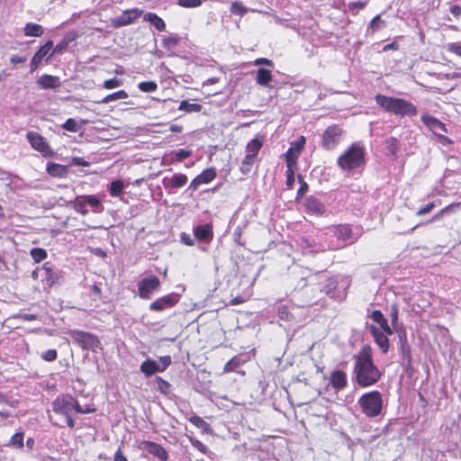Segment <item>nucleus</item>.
Masks as SVG:
<instances>
[{
	"label": "nucleus",
	"instance_id": "14",
	"mask_svg": "<svg viewBox=\"0 0 461 461\" xmlns=\"http://www.w3.org/2000/svg\"><path fill=\"white\" fill-rule=\"evenodd\" d=\"M142 11L138 8H132L123 11L120 15L112 20L114 27H122L131 24L135 20L140 17Z\"/></svg>",
	"mask_w": 461,
	"mask_h": 461
},
{
	"label": "nucleus",
	"instance_id": "23",
	"mask_svg": "<svg viewBox=\"0 0 461 461\" xmlns=\"http://www.w3.org/2000/svg\"><path fill=\"white\" fill-rule=\"evenodd\" d=\"M47 173L53 177H65L68 175V167L54 162H48L46 165Z\"/></svg>",
	"mask_w": 461,
	"mask_h": 461
},
{
	"label": "nucleus",
	"instance_id": "11",
	"mask_svg": "<svg viewBox=\"0 0 461 461\" xmlns=\"http://www.w3.org/2000/svg\"><path fill=\"white\" fill-rule=\"evenodd\" d=\"M32 277L41 279L43 282L44 289L52 286L58 281V276L53 273L49 263L44 264L42 267H37L32 270Z\"/></svg>",
	"mask_w": 461,
	"mask_h": 461
},
{
	"label": "nucleus",
	"instance_id": "40",
	"mask_svg": "<svg viewBox=\"0 0 461 461\" xmlns=\"http://www.w3.org/2000/svg\"><path fill=\"white\" fill-rule=\"evenodd\" d=\"M385 26V22L381 19L380 14L375 15L370 22L368 28L372 32H377L382 30Z\"/></svg>",
	"mask_w": 461,
	"mask_h": 461
},
{
	"label": "nucleus",
	"instance_id": "35",
	"mask_svg": "<svg viewBox=\"0 0 461 461\" xmlns=\"http://www.w3.org/2000/svg\"><path fill=\"white\" fill-rule=\"evenodd\" d=\"M73 208L76 212L81 213L82 215H86L88 213V211L86 210V203H85V200L83 199V195L77 196L76 199L72 202Z\"/></svg>",
	"mask_w": 461,
	"mask_h": 461
},
{
	"label": "nucleus",
	"instance_id": "31",
	"mask_svg": "<svg viewBox=\"0 0 461 461\" xmlns=\"http://www.w3.org/2000/svg\"><path fill=\"white\" fill-rule=\"evenodd\" d=\"M178 110L185 113H198L202 110V105L196 103H189L187 100H184L180 103Z\"/></svg>",
	"mask_w": 461,
	"mask_h": 461
},
{
	"label": "nucleus",
	"instance_id": "60",
	"mask_svg": "<svg viewBox=\"0 0 461 461\" xmlns=\"http://www.w3.org/2000/svg\"><path fill=\"white\" fill-rule=\"evenodd\" d=\"M305 144V140L303 137H301L300 140L297 141L292 142L291 147L294 149V150L297 151L298 153H301L302 149H303Z\"/></svg>",
	"mask_w": 461,
	"mask_h": 461
},
{
	"label": "nucleus",
	"instance_id": "54",
	"mask_svg": "<svg viewBox=\"0 0 461 461\" xmlns=\"http://www.w3.org/2000/svg\"><path fill=\"white\" fill-rule=\"evenodd\" d=\"M191 155H192L191 150H187V149H180L176 150L175 153L176 160L178 162H182L184 159L189 158Z\"/></svg>",
	"mask_w": 461,
	"mask_h": 461
},
{
	"label": "nucleus",
	"instance_id": "43",
	"mask_svg": "<svg viewBox=\"0 0 461 461\" xmlns=\"http://www.w3.org/2000/svg\"><path fill=\"white\" fill-rule=\"evenodd\" d=\"M337 287V282L334 279H330L328 283L321 288V292L329 295L330 297H333L335 295V289Z\"/></svg>",
	"mask_w": 461,
	"mask_h": 461
},
{
	"label": "nucleus",
	"instance_id": "56",
	"mask_svg": "<svg viewBox=\"0 0 461 461\" xmlns=\"http://www.w3.org/2000/svg\"><path fill=\"white\" fill-rule=\"evenodd\" d=\"M179 5L186 8L198 7L202 5V0H179Z\"/></svg>",
	"mask_w": 461,
	"mask_h": 461
},
{
	"label": "nucleus",
	"instance_id": "34",
	"mask_svg": "<svg viewBox=\"0 0 461 461\" xmlns=\"http://www.w3.org/2000/svg\"><path fill=\"white\" fill-rule=\"evenodd\" d=\"M128 97V94L124 90H119L117 92H114L113 94H110L104 97L100 103L101 104H109L111 102L119 100V99H125Z\"/></svg>",
	"mask_w": 461,
	"mask_h": 461
},
{
	"label": "nucleus",
	"instance_id": "22",
	"mask_svg": "<svg viewBox=\"0 0 461 461\" xmlns=\"http://www.w3.org/2000/svg\"><path fill=\"white\" fill-rule=\"evenodd\" d=\"M187 176L185 174H174L171 178H164L163 185L166 189L179 188L187 183Z\"/></svg>",
	"mask_w": 461,
	"mask_h": 461
},
{
	"label": "nucleus",
	"instance_id": "5",
	"mask_svg": "<svg viewBox=\"0 0 461 461\" xmlns=\"http://www.w3.org/2000/svg\"><path fill=\"white\" fill-rule=\"evenodd\" d=\"M361 411L367 418H375L383 411V396L378 391H371L364 393L357 400Z\"/></svg>",
	"mask_w": 461,
	"mask_h": 461
},
{
	"label": "nucleus",
	"instance_id": "47",
	"mask_svg": "<svg viewBox=\"0 0 461 461\" xmlns=\"http://www.w3.org/2000/svg\"><path fill=\"white\" fill-rule=\"evenodd\" d=\"M241 364V359L239 357H234L230 360H229L224 366L225 372H233L237 367Z\"/></svg>",
	"mask_w": 461,
	"mask_h": 461
},
{
	"label": "nucleus",
	"instance_id": "63",
	"mask_svg": "<svg viewBox=\"0 0 461 461\" xmlns=\"http://www.w3.org/2000/svg\"><path fill=\"white\" fill-rule=\"evenodd\" d=\"M447 50L448 51L461 57V44L456 42L449 43Z\"/></svg>",
	"mask_w": 461,
	"mask_h": 461
},
{
	"label": "nucleus",
	"instance_id": "3",
	"mask_svg": "<svg viewBox=\"0 0 461 461\" xmlns=\"http://www.w3.org/2000/svg\"><path fill=\"white\" fill-rule=\"evenodd\" d=\"M366 150L359 143H353L337 159L339 167L343 171H353L365 165Z\"/></svg>",
	"mask_w": 461,
	"mask_h": 461
},
{
	"label": "nucleus",
	"instance_id": "39",
	"mask_svg": "<svg viewBox=\"0 0 461 461\" xmlns=\"http://www.w3.org/2000/svg\"><path fill=\"white\" fill-rule=\"evenodd\" d=\"M62 128L70 132H78L81 130V126L78 125L77 122L73 119H68L62 125Z\"/></svg>",
	"mask_w": 461,
	"mask_h": 461
},
{
	"label": "nucleus",
	"instance_id": "8",
	"mask_svg": "<svg viewBox=\"0 0 461 461\" xmlns=\"http://www.w3.org/2000/svg\"><path fill=\"white\" fill-rule=\"evenodd\" d=\"M344 131L338 124L329 126L321 137V147L326 150H332L340 143Z\"/></svg>",
	"mask_w": 461,
	"mask_h": 461
},
{
	"label": "nucleus",
	"instance_id": "52",
	"mask_svg": "<svg viewBox=\"0 0 461 461\" xmlns=\"http://www.w3.org/2000/svg\"><path fill=\"white\" fill-rule=\"evenodd\" d=\"M189 421L199 429H205L208 427V423L203 420L201 417L194 415L189 419Z\"/></svg>",
	"mask_w": 461,
	"mask_h": 461
},
{
	"label": "nucleus",
	"instance_id": "49",
	"mask_svg": "<svg viewBox=\"0 0 461 461\" xmlns=\"http://www.w3.org/2000/svg\"><path fill=\"white\" fill-rule=\"evenodd\" d=\"M10 445L20 448L23 447V433L18 432L12 436Z\"/></svg>",
	"mask_w": 461,
	"mask_h": 461
},
{
	"label": "nucleus",
	"instance_id": "50",
	"mask_svg": "<svg viewBox=\"0 0 461 461\" xmlns=\"http://www.w3.org/2000/svg\"><path fill=\"white\" fill-rule=\"evenodd\" d=\"M298 181L300 182V187L297 191L296 200L302 198L309 189L308 184L303 180V177L301 175L298 176Z\"/></svg>",
	"mask_w": 461,
	"mask_h": 461
},
{
	"label": "nucleus",
	"instance_id": "44",
	"mask_svg": "<svg viewBox=\"0 0 461 461\" xmlns=\"http://www.w3.org/2000/svg\"><path fill=\"white\" fill-rule=\"evenodd\" d=\"M255 158L246 155L240 166V171L246 175L250 172Z\"/></svg>",
	"mask_w": 461,
	"mask_h": 461
},
{
	"label": "nucleus",
	"instance_id": "29",
	"mask_svg": "<svg viewBox=\"0 0 461 461\" xmlns=\"http://www.w3.org/2000/svg\"><path fill=\"white\" fill-rule=\"evenodd\" d=\"M399 344H400V352H401V356H402V359L403 363H406L408 366L411 365V346H410L408 340L401 341V342H399Z\"/></svg>",
	"mask_w": 461,
	"mask_h": 461
},
{
	"label": "nucleus",
	"instance_id": "59",
	"mask_svg": "<svg viewBox=\"0 0 461 461\" xmlns=\"http://www.w3.org/2000/svg\"><path fill=\"white\" fill-rule=\"evenodd\" d=\"M393 330L397 333L399 342L408 340L406 330L402 326L399 325L396 328H393Z\"/></svg>",
	"mask_w": 461,
	"mask_h": 461
},
{
	"label": "nucleus",
	"instance_id": "33",
	"mask_svg": "<svg viewBox=\"0 0 461 461\" xmlns=\"http://www.w3.org/2000/svg\"><path fill=\"white\" fill-rule=\"evenodd\" d=\"M277 315L280 321L285 322H291L294 320V314L289 311L288 307L285 305H281L278 307Z\"/></svg>",
	"mask_w": 461,
	"mask_h": 461
},
{
	"label": "nucleus",
	"instance_id": "9",
	"mask_svg": "<svg viewBox=\"0 0 461 461\" xmlns=\"http://www.w3.org/2000/svg\"><path fill=\"white\" fill-rule=\"evenodd\" d=\"M139 296L143 300H149L154 293L160 290L161 283L157 276H149L138 282Z\"/></svg>",
	"mask_w": 461,
	"mask_h": 461
},
{
	"label": "nucleus",
	"instance_id": "64",
	"mask_svg": "<svg viewBox=\"0 0 461 461\" xmlns=\"http://www.w3.org/2000/svg\"><path fill=\"white\" fill-rule=\"evenodd\" d=\"M180 239L181 242H183L185 245L193 246L194 244V240L191 237V235L185 232L181 233Z\"/></svg>",
	"mask_w": 461,
	"mask_h": 461
},
{
	"label": "nucleus",
	"instance_id": "1",
	"mask_svg": "<svg viewBox=\"0 0 461 461\" xmlns=\"http://www.w3.org/2000/svg\"><path fill=\"white\" fill-rule=\"evenodd\" d=\"M354 360L352 379L359 387L372 386L380 380L382 374L374 363L369 345H364Z\"/></svg>",
	"mask_w": 461,
	"mask_h": 461
},
{
	"label": "nucleus",
	"instance_id": "30",
	"mask_svg": "<svg viewBox=\"0 0 461 461\" xmlns=\"http://www.w3.org/2000/svg\"><path fill=\"white\" fill-rule=\"evenodd\" d=\"M155 380L157 383V390L163 395L169 396L171 394L172 385L160 376H156Z\"/></svg>",
	"mask_w": 461,
	"mask_h": 461
},
{
	"label": "nucleus",
	"instance_id": "20",
	"mask_svg": "<svg viewBox=\"0 0 461 461\" xmlns=\"http://www.w3.org/2000/svg\"><path fill=\"white\" fill-rule=\"evenodd\" d=\"M196 240L203 242H210L213 238L212 227L210 224L198 225L194 229Z\"/></svg>",
	"mask_w": 461,
	"mask_h": 461
},
{
	"label": "nucleus",
	"instance_id": "21",
	"mask_svg": "<svg viewBox=\"0 0 461 461\" xmlns=\"http://www.w3.org/2000/svg\"><path fill=\"white\" fill-rule=\"evenodd\" d=\"M36 83L41 89H56L60 86V79L59 77L44 74L37 79Z\"/></svg>",
	"mask_w": 461,
	"mask_h": 461
},
{
	"label": "nucleus",
	"instance_id": "7",
	"mask_svg": "<svg viewBox=\"0 0 461 461\" xmlns=\"http://www.w3.org/2000/svg\"><path fill=\"white\" fill-rule=\"evenodd\" d=\"M172 363L170 356H164L158 358V362L154 359L148 358L143 361L140 366V371L149 377L157 373L164 372Z\"/></svg>",
	"mask_w": 461,
	"mask_h": 461
},
{
	"label": "nucleus",
	"instance_id": "32",
	"mask_svg": "<svg viewBox=\"0 0 461 461\" xmlns=\"http://www.w3.org/2000/svg\"><path fill=\"white\" fill-rule=\"evenodd\" d=\"M216 169L214 167H210L204 169L197 176L201 179L202 184H208L216 177Z\"/></svg>",
	"mask_w": 461,
	"mask_h": 461
},
{
	"label": "nucleus",
	"instance_id": "62",
	"mask_svg": "<svg viewBox=\"0 0 461 461\" xmlns=\"http://www.w3.org/2000/svg\"><path fill=\"white\" fill-rule=\"evenodd\" d=\"M71 165L73 166H78V167H87L89 166V163L85 160V158L80 157H73L71 158Z\"/></svg>",
	"mask_w": 461,
	"mask_h": 461
},
{
	"label": "nucleus",
	"instance_id": "45",
	"mask_svg": "<svg viewBox=\"0 0 461 461\" xmlns=\"http://www.w3.org/2000/svg\"><path fill=\"white\" fill-rule=\"evenodd\" d=\"M369 317L375 322H376L380 326V328L382 327V325H384L387 322V320L385 319L384 315L383 314V312L380 310L373 311L370 313Z\"/></svg>",
	"mask_w": 461,
	"mask_h": 461
},
{
	"label": "nucleus",
	"instance_id": "28",
	"mask_svg": "<svg viewBox=\"0 0 461 461\" xmlns=\"http://www.w3.org/2000/svg\"><path fill=\"white\" fill-rule=\"evenodd\" d=\"M83 199L86 205H89L93 208L94 212H101L104 209L100 199L93 194L90 195H83Z\"/></svg>",
	"mask_w": 461,
	"mask_h": 461
},
{
	"label": "nucleus",
	"instance_id": "19",
	"mask_svg": "<svg viewBox=\"0 0 461 461\" xmlns=\"http://www.w3.org/2000/svg\"><path fill=\"white\" fill-rule=\"evenodd\" d=\"M330 383L336 391L344 389L348 384L346 373L340 369L334 370L330 374Z\"/></svg>",
	"mask_w": 461,
	"mask_h": 461
},
{
	"label": "nucleus",
	"instance_id": "27",
	"mask_svg": "<svg viewBox=\"0 0 461 461\" xmlns=\"http://www.w3.org/2000/svg\"><path fill=\"white\" fill-rule=\"evenodd\" d=\"M263 146V141L259 138H254L251 140L246 147L248 156H251L253 158H256L258 154L260 149Z\"/></svg>",
	"mask_w": 461,
	"mask_h": 461
},
{
	"label": "nucleus",
	"instance_id": "61",
	"mask_svg": "<svg viewBox=\"0 0 461 461\" xmlns=\"http://www.w3.org/2000/svg\"><path fill=\"white\" fill-rule=\"evenodd\" d=\"M459 207V203H453V204H450L445 208H443L438 214L435 215L434 218H438L439 216H443L444 214L446 213H449V212H454V210L456 208H458Z\"/></svg>",
	"mask_w": 461,
	"mask_h": 461
},
{
	"label": "nucleus",
	"instance_id": "10",
	"mask_svg": "<svg viewBox=\"0 0 461 461\" xmlns=\"http://www.w3.org/2000/svg\"><path fill=\"white\" fill-rule=\"evenodd\" d=\"M180 297L181 295L177 293H170L153 301L149 309L151 312H163L171 309L178 303Z\"/></svg>",
	"mask_w": 461,
	"mask_h": 461
},
{
	"label": "nucleus",
	"instance_id": "53",
	"mask_svg": "<svg viewBox=\"0 0 461 461\" xmlns=\"http://www.w3.org/2000/svg\"><path fill=\"white\" fill-rule=\"evenodd\" d=\"M179 42V40L176 36H170L163 40V47L166 49H172L176 47Z\"/></svg>",
	"mask_w": 461,
	"mask_h": 461
},
{
	"label": "nucleus",
	"instance_id": "18",
	"mask_svg": "<svg viewBox=\"0 0 461 461\" xmlns=\"http://www.w3.org/2000/svg\"><path fill=\"white\" fill-rule=\"evenodd\" d=\"M303 205L309 213L322 215L325 212L324 204L314 196L306 197Z\"/></svg>",
	"mask_w": 461,
	"mask_h": 461
},
{
	"label": "nucleus",
	"instance_id": "12",
	"mask_svg": "<svg viewBox=\"0 0 461 461\" xmlns=\"http://www.w3.org/2000/svg\"><path fill=\"white\" fill-rule=\"evenodd\" d=\"M53 48V42L51 41H48L44 45H42L38 51L33 55L31 59V73H32L35 69H37L40 66L46 63L51 58L52 52L50 50Z\"/></svg>",
	"mask_w": 461,
	"mask_h": 461
},
{
	"label": "nucleus",
	"instance_id": "37",
	"mask_svg": "<svg viewBox=\"0 0 461 461\" xmlns=\"http://www.w3.org/2000/svg\"><path fill=\"white\" fill-rule=\"evenodd\" d=\"M124 185L121 180H114L110 184L109 193L112 196H119L123 190Z\"/></svg>",
	"mask_w": 461,
	"mask_h": 461
},
{
	"label": "nucleus",
	"instance_id": "48",
	"mask_svg": "<svg viewBox=\"0 0 461 461\" xmlns=\"http://www.w3.org/2000/svg\"><path fill=\"white\" fill-rule=\"evenodd\" d=\"M230 12L233 14L243 16L245 14H247L248 9L241 3L234 2L231 4Z\"/></svg>",
	"mask_w": 461,
	"mask_h": 461
},
{
	"label": "nucleus",
	"instance_id": "26",
	"mask_svg": "<svg viewBox=\"0 0 461 461\" xmlns=\"http://www.w3.org/2000/svg\"><path fill=\"white\" fill-rule=\"evenodd\" d=\"M334 235L338 240L348 241L351 239L352 230L348 225H339L335 228Z\"/></svg>",
	"mask_w": 461,
	"mask_h": 461
},
{
	"label": "nucleus",
	"instance_id": "57",
	"mask_svg": "<svg viewBox=\"0 0 461 461\" xmlns=\"http://www.w3.org/2000/svg\"><path fill=\"white\" fill-rule=\"evenodd\" d=\"M43 32L41 25L31 23V37H39L42 35Z\"/></svg>",
	"mask_w": 461,
	"mask_h": 461
},
{
	"label": "nucleus",
	"instance_id": "6",
	"mask_svg": "<svg viewBox=\"0 0 461 461\" xmlns=\"http://www.w3.org/2000/svg\"><path fill=\"white\" fill-rule=\"evenodd\" d=\"M69 336L72 341L84 350L95 351L96 348H101L99 339L90 332L73 330L69 331Z\"/></svg>",
	"mask_w": 461,
	"mask_h": 461
},
{
	"label": "nucleus",
	"instance_id": "58",
	"mask_svg": "<svg viewBox=\"0 0 461 461\" xmlns=\"http://www.w3.org/2000/svg\"><path fill=\"white\" fill-rule=\"evenodd\" d=\"M285 184L288 188H292L294 184V173L293 167H287Z\"/></svg>",
	"mask_w": 461,
	"mask_h": 461
},
{
	"label": "nucleus",
	"instance_id": "42",
	"mask_svg": "<svg viewBox=\"0 0 461 461\" xmlns=\"http://www.w3.org/2000/svg\"><path fill=\"white\" fill-rule=\"evenodd\" d=\"M138 87L142 92L152 93L157 90L158 85L155 81H143L138 85Z\"/></svg>",
	"mask_w": 461,
	"mask_h": 461
},
{
	"label": "nucleus",
	"instance_id": "24",
	"mask_svg": "<svg viewBox=\"0 0 461 461\" xmlns=\"http://www.w3.org/2000/svg\"><path fill=\"white\" fill-rule=\"evenodd\" d=\"M272 72L268 68H259L257 70L256 82L262 86H268L272 81Z\"/></svg>",
	"mask_w": 461,
	"mask_h": 461
},
{
	"label": "nucleus",
	"instance_id": "55",
	"mask_svg": "<svg viewBox=\"0 0 461 461\" xmlns=\"http://www.w3.org/2000/svg\"><path fill=\"white\" fill-rule=\"evenodd\" d=\"M398 315H399V310H398V307L394 304L391 307V312H390L391 322H392V325L393 328H396L397 326H399Z\"/></svg>",
	"mask_w": 461,
	"mask_h": 461
},
{
	"label": "nucleus",
	"instance_id": "36",
	"mask_svg": "<svg viewBox=\"0 0 461 461\" xmlns=\"http://www.w3.org/2000/svg\"><path fill=\"white\" fill-rule=\"evenodd\" d=\"M299 154L297 151L294 150V149L289 148L288 150L285 153V162L287 167H294L296 165V160L299 157Z\"/></svg>",
	"mask_w": 461,
	"mask_h": 461
},
{
	"label": "nucleus",
	"instance_id": "4",
	"mask_svg": "<svg viewBox=\"0 0 461 461\" xmlns=\"http://www.w3.org/2000/svg\"><path fill=\"white\" fill-rule=\"evenodd\" d=\"M52 411L59 415L65 417V421L68 427L73 429L75 427V421L73 415L77 412V407H79L78 401L69 393L59 395L52 402Z\"/></svg>",
	"mask_w": 461,
	"mask_h": 461
},
{
	"label": "nucleus",
	"instance_id": "16",
	"mask_svg": "<svg viewBox=\"0 0 461 461\" xmlns=\"http://www.w3.org/2000/svg\"><path fill=\"white\" fill-rule=\"evenodd\" d=\"M141 446L145 451L157 457L159 461L168 460V453L161 445L153 441L144 440L141 442Z\"/></svg>",
	"mask_w": 461,
	"mask_h": 461
},
{
	"label": "nucleus",
	"instance_id": "13",
	"mask_svg": "<svg viewBox=\"0 0 461 461\" xmlns=\"http://www.w3.org/2000/svg\"><path fill=\"white\" fill-rule=\"evenodd\" d=\"M31 147L44 158H51L55 154L47 140L37 132L31 131Z\"/></svg>",
	"mask_w": 461,
	"mask_h": 461
},
{
	"label": "nucleus",
	"instance_id": "41",
	"mask_svg": "<svg viewBox=\"0 0 461 461\" xmlns=\"http://www.w3.org/2000/svg\"><path fill=\"white\" fill-rule=\"evenodd\" d=\"M41 359L47 362H53L58 357V352L56 349H48L42 352L36 351Z\"/></svg>",
	"mask_w": 461,
	"mask_h": 461
},
{
	"label": "nucleus",
	"instance_id": "15",
	"mask_svg": "<svg viewBox=\"0 0 461 461\" xmlns=\"http://www.w3.org/2000/svg\"><path fill=\"white\" fill-rule=\"evenodd\" d=\"M366 329L372 334L375 343L380 348L381 351L385 354L389 350V339L388 337L381 331V330L374 324H366Z\"/></svg>",
	"mask_w": 461,
	"mask_h": 461
},
{
	"label": "nucleus",
	"instance_id": "51",
	"mask_svg": "<svg viewBox=\"0 0 461 461\" xmlns=\"http://www.w3.org/2000/svg\"><path fill=\"white\" fill-rule=\"evenodd\" d=\"M122 84V81L117 77H113L111 79H107L104 82L103 86L105 89H113L120 86Z\"/></svg>",
	"mask_w": 461,
	"mask_h": 461
},
{
	"label": "nucleus",
	"instance_id": "46",
	"mask_svg": "<svg viewBox=\"0 0 461 461\" xmlns=\"http://www.w3.org/2000/svg\"><path fill=\"white\" fill-rule=\"evenodd\" d=\"M387 150L392 156H396L399 150V141L395 137L387 140Z\"/></svg>",
	"mask_w": 461,
	"mask_h": 461
},
{
	"label": "nucleus",
	"instance_id": "38",
	"mask_svg": "<svg viewBox=\"0 0 461 461\" xmlns=\"http://www.w3.org/2000/svg\"><path fill=\"white\" fill-rule=\"evenodd\" d=\"M31 257L34 262L39 263L47 258V251L41 248L31 249Z\"/></svg>",
	"mask_w": 461,
	"mask_h": 461
},
{
	"label": "nucleus",
	"instance_id": "2",
	"mask_svg": "<svg viewBox=\"0 0 461 461\" xmlns=\"http://www.w3.org/2000/svg\"><path fill=\"white\" fill-rule=\"evenodd\" d=\"M377 105L386 113L394 114L401 118L415 117L418 114V108L412 103L403 98L387 96L378 94L375 97Z\"/></svg>",
	"mask_w": 461,
	"mask_h": 461
},
{
	"label": "nucleus",
	"instance_id": "17",
	"mask_svg": "<svg viewBox=\"0 0 461 461\" xmlns=\"http://www.w3.org/2000/svg\"><path fill=\"white\" fill-rule=\"evenodd\" d=\"M421 122L436 135L441 136L442 132H447L445 124L436 117L428 113L421 115Z\"/></svg>",
	"mask_w": 461,
	"mask_h": 461
},
{
	"label": "nucleus",
	"instance_id": "25",
	"mask_svg": "<svg viewBox=\"0 0 461 461\" xmlns=\"http://www.w3.org/2000/svg\"><path fill=\"white\" fill-rule=\"evenodd\" d=\"M143 19L152 24L159 32H163L166 29V23L163 19L154 13L145 14Z\"/></svg>",
	"mask_w": 461,
	"mask_h": 461
}]
</instances>
